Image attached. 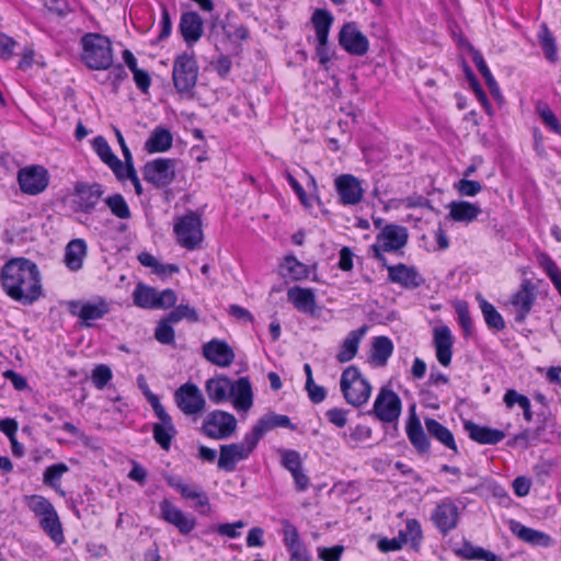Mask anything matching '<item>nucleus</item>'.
Returning <instances> with one entry per match:
<instances>
[{
    "mask_svg": "<svg viewBox=\"0 0 561 561\" xmlns=\"http://www.w3.org/2000/svg\"><path fill=\"white\" fill-rule=\"evenodd\" d=\"M173 230L178 243L186 250H194L203 242L202 219L194 211H188L184 216L179 217Z\"/></svg>",
    "mask_w": 561,
    "mask_h": 561,
    "instance_id": "7",
    "label": "nucleus"
},
{
    "mask_svg": "<svg viewBox=\"0 0 561 561\" xmlns=\"http://www.w3.org/2000/svg\"><path fill=\"white\" fill-rule=\"evenodd\" d=\"M167 317L168 321H172L173 323H178L183 319L191 322H197L199 320L197 311L188 305L176 306Z\"/></svg>",
    "mask_w": 561,
    "mask_h": 561,
    "instance_id": "52",
    "label": "nucleus"
},
{
    "mask_svg": "<svg viewBox=\"0 0 561 561\" xmlns=\"http://www.w3.org/2000/svg\"><path fill=\"white\" fill-rule=\"evenodd\" d=\"M179 28L185 43L191 46L203 35V20L194 11L184 12L181 15Z\"/></svg>",
    "mask_w": 561,
    "mask_h": 561,
    "instance_id": "26",
    "label": "nucleus"
},
{
    "mask_svg": "<svg viewBox=\"0 0 561 561\" xmlns=\"http://www.w3.org/2000/svg\"><path fill=\"white\" fill-rule=\"evenodd\" d=\"M458 314L459 323L462 327L465 333L470 335L472 333V320L469 313L468 304L466 301H458L455 306Z\"/></svg>",
    "mask_w": 561,
    "mask_h": 561,
    "instance_id": "57",
    "label": "nucleus"
},
{
    "mask_svg": "<svg viewBox=\"0 0 561 561\" xmlns=\"http://www.w3.org/2000/svg\"><path fill=\"white\" fill-rule=\"evenodd\" d=\"M434 345L436 357L440 365H450L453 356V335L448 327H439L434 330Z\"/></svg>",
    "mask_w": 561,
    "mask_h": 561,
    "instance_id": "29",
    "label": "nucleus"
},
{
    "mask_svg": "<svg viewBox=\"0 0 561 561\" xmlns=\"http://www.w3.org/2000/svg\"><path fill=\"white\" fill-rule=\"evenodd\" d=\"M335 188L343 205H356L362 201L363 188L357 178L342 174L335 179Z\"/></svg>",
    "mask_w": 561,
    "mask_h": 561,
    "instance_id": "21",
    "label": "nucleus"
},
{
    "mask_svg": "<svg viewBox=\"0 0 561 561\" xmlns=\"http://www.w3.org/2000/svg\"><path fill=\"white\" fill-rule=\"evenodd\" d=\"M539 114L543 123L556 134L561 135V125L554 113L545 105L539 110Z\"/></svg>",
    "mask_w": 561,
    "mask_h": 561,
    "instance_id": "59",
    "label": "nucleus"
},
{
    "mask_svg": "<svg viewBox=\"0 0 561 561\" xmlns=\"http://www.w3.org/2000/svg\"><path fill=\"white\" fill-rule=\"evenodd\" d=\"M510 528L517 538L533 546L549 547L552 543L548 534L529 528L519 522L512 520Z\"/></svg>",
    "mask_w": 561,
    "mask_h": 561,
    "instance_id": "31",
    "label": "nucleus"
},
{
    "mask_svg": "<svg viewBox=\"0 0 561 561\" xmlns=\"http://www.w3.org/2000/svg\"><path fill=\"white\" fill-rule=\"evenodd\" d=\"M344 547L336 545L331 548H318V557L323 561H340Z\"/></svg>",
    "mask_w": 561,
    "mask_h": 561,
    "instance_id": "61",
    "label": "nucleus"
},
{
    "mask_svg": "<svg viewBox=\"0 0 561 561\" xmlns=\"http://www.w3.org/2000/svg\"><path fill=\"white\" fill-rule=\"evenodd\" d=\"M463 427L472 440L483 445H495L505 437L503 431L480 426L471 421L465 422Z\"/></svg>",
    "mask_w": 561,
    "mask_h": 561,
    "instance_id": "30",
    "label": "nucleus"
},
{
    "mask_svg": "<svg viewBox=\"0 0 561 561\" xmlns=\"http://www.w3.org/2000/svg\"><path fill=\"white\" fill-rule=\"evenodd\" d=\"M232 380L224 375L215 376L205 383V391L215 404L227 402L231 398Z\"/></svg>",
    "mask_w": 561,
    "mask_h": 561,
    "instance_id": "27",
    "label": "nucleus"
},
{
    "mask_svg": "<svg viewBox=\"0 0 561 561\" xmlns=\"http://www.w3.org/2000/svg\"><path fill=\"white\" fill-rule=\"evenodd\" d=\"M431 519L438 531L445 536L457 527L459 508L450 499H445L435 506Z\"/></svg>",
    "mask_w": 561,
    "mask_h": 561,
    "instance_id": "16",
    "label": "nucleus"
},
{
    "mask_svg": "<svg viewBox=\"0 0 561 561\" xmlns=\"http://www.w3.org/2000/svg\"><path fill=\"white\" fill-rule=\"evenodd\" d=\"M455 188L461 196L473 197L482 191V185L478 181L461 179L455 183Z\"/></svg>",
    "mask_w": 561,
    "mask_h": 561,
    "instance_id": "56",
    "label": "nucleus"
},
{
    "mask_svg": "<svg viewBox=\"0 0 561 561\" xmlns=\"http://www.w3.org/2000/svg\"><path fill=\"white\" fill-rule=\"evenodd\" d=\"M174 401L185 415L201 414L206 408V400L202 390L192 382H185L175 390Z\"/></svg>",
    "mask_w": 561,
    "mask_h": 561,
    "instance_id": "10",
    "label": "nucleus"
},
{
    "mask_svg": "<svg viewBox=\"0 0 561 561\" xmlns=\"http://www.w3.org/2000/svg\"><path fill=\"white\" fill-rule=\"evenodd\" d=\"M288 300L301 312L313 313L316 308V297L312 289L291 287L287 291Z\"/></svg>",
    "mask_w": 561,
    "mask_h": 561,
    "instance_id": "36",
    "label": "nucleus"
},
{
    "mask_svg": "<svg viewBox=\"0 0 561 561\" xmlns=\"http://www.w3.org/2000/svg\"><path fill=\"white\" fill-rule=\"evenodd\" d=\"M388 280L398 284L405 289H415L425 283L415 266L399 263L387 266Z\"/></svg>",
    "mask_w": 561,
    "mask_h": 561,
    "instance_id": "18",
    "label": "nucleus"
},
{
    "mask_svg": "<svg viewBox=\"0 0 561 561\" xmlns=\"http://www.w3.org/2000/svg\"><path fill=\"white\" fill-rule=\"evenodd\" d=\"M405 432L411 445L420 454H426L431 450V442L424 432L420 419L414 412V408L412 409V412L407 422Z\"/></svg>",
    "mask_w": 561,
    "mask_h": 561,
    "instance_id": "25",
    "label": "nucleus"
},
{
    "mask_svg": "<svg viewBox=\"0 0 561 561\" xmlns=\"http://www.w3.org/2000/svg\"><path fill=\"white\" fill-rule=\"evenodd\" d=\"M536 300L534 286L529 280H524L520 288L513 295L511 304L516 308L515 321L523 323L529 314Z\"/></svg>",
    "mask_w": 561,
    "mask_h": 561,
    "instance_id": "22",
    "label": "nucleus"
},
{
    "mask_svg": "<svg viewBox=\"0 0 561 561\" xmlns=\"http://www.w3.org/2000/svg\"><path fill=\"white\" fill-rule=\"evenodd\" d=\"M424 425L431 437L439 442L446 448L451 449L455 454H458L454 435L446 426L432 417H425Z\"/></svg>",
    "mask_w": 561,
    "mask_h": 561,
    "instance_id": "35",
    "label": "nucleus"
},
{
    "mask_svg": "<svg viewBox=\"0 0 561 561\" xmlns=\"http://www.w3.org/2000/svg\"><path fill=\"white\" fill-rule=\"evenodd\" d=\"M538 38L540 46L543 50L545 57L550 62H556L558 60V48L556 39L546 24H542L540 26Z\"/></svg>",
    "mask_w": 561,
    "mask_h": 561,
    "instance_id": "45",
    "label": "nucleus"
},
{
    "mask_svg": "<svg viewBox=\"0 0 561 561\" xmlns=\"http://www.w3.org/2000/svg\"><path fill=\"white\" fill-rule=\"evenodd\" d=\"M69 468L64 462H58L46 468L43 474L45 484L56 489L64 473L68 472Z\"/></svg>",
    "mask_w": 561,
    "mask_h": 561,
    "instance_id": "50",
    "label": "nucleus"
},
{
    "mask_svg": "<svg viewBox=\"0 0 561 561\" xmlns=\"http://www.w3.org/2000/svg\"><path fill=\"white\" fill-rule=\"evenodd\" d=\"M340 387L345 401L353 407L365 404L371 394L370 383L356 366L343 370Z\"/></svg>",
    "mask_w": 561,
    "mask_h": 561,
    "instance_id": "4",
    "label": "nucleus"
},
{
    "mask_svg": "<svg viewBox=\"0 0 561 561\" xmlns=\"http://www.w3.org/2000/svg\"><path fill=\"white\" fill-rule=\"evenodd\" d=\"M164 479L168 485L180 492L183 499L196 500L202 507L209 506L208 496L199 488L185 483L180 477L165 476Z\"/></svg>",
    "mask_w": 561,
    "mask_h": 561,
    "instance_id": "32",
    "label": "nucleus"
},
{
    "mask_svg": "<svg viewBox=\"0 0 561 561\" xmlns=\"http://www.w3.org/2000/svg\"><path fill=\"white\" fill-rule=\"evenodd\" d=\"M553 467L554 463L551 459L541 458L537 463L534 465L533 471L537 479L543 483L546 479L550 477Z\"/></svg>",
    "mask_w": 561,
    "mask_h": 561,
    "instance_id": "58",
    "label": "nucleus"
},
{
    "mask_svg": "<svg viewBox=\"0 0 561 561\" xmlns=\"http://www.w3.org/2000/svg\"><path fill=\"white\" fill-rule=\"evenodd\" d=\"M466 75H467V79L469 81V84H470L471 89L473 90V92H474L476 96L478 98V100L484 106H488L489 105L488 96H486L485 92L483 91L482 87L480 85L478 79L473 75V72L469 68H466Z\"/></svg>",
    "mask_w": 561,
    "mask_h": 561,
    "instance_id": "60",
    "label": "nucleus"
},
{
    "mask_svg": "<svg viewBox=\"0 0 561 561\" xmlns=\"http://www.w3.org/2000/svg\"><path fill=\"white\" fill-rule=\"evenodd\" d=\"M237 430V419L233 414L215 410L205 417L202 432L211 439H227Z\"/></svg>",
    "mask_w": 561,
    "mask_h": 561,
    "instance_id": "9",
    "label": "nucleus"
},
{
    "mask_svg": "<svg viewBox=\"0 0 561 561\" xmlns=\"http://www.w3.org/2000/svg\"><path fill=\"white\" fill-rule=\"evenodd\" d=\"M203 356L211 364L228 367L234 360L232 347L224 340L213 339L203 345Z\"/></svg>",
    "mask_w": 561,
    "mask_h": 561,
    "instance_id": "20",
    "label": "nucleus"
},
{
    "mask_svg": "<svg viewBox=\"0 0 561 561\" xmlns=\"http://www.w3.org/2000/svg\"><path fill=\"white\" fill-rule=\"evenodd\" d=\"M0 282L4 293L24 306L32 305L43 294L41 272L25 257L9 260L1 268Z\"/></svg>",
    "mask_w": 561,
    "mask_h": 561,
    "instance_id": "1",
    "label": "nucleus"
},
{
    "mask_svg": "<svg viewBox=\"0 0 561 561\" xmlns=\"http://www.w3.org/2000/svg\"><path fill=\"white\" fill-rule=\"evenodd\" d=\"M104 193L103 185L100 183L78 182L73 190V202L77 209L84 214L92 213L103 198Z\"/></svg>",
    "mask_w": 561,
    "mask_h": 561,
    "instance_id": "15",
    "label": "nucleus"
},
{
    "mask_svg": "<svg viewBox=\"0 0 561 561\" xmlns=\"http://www.w3.org/2000/svg\"><path fill=\"white\" fill-rule=\"evenodd\" d=\"M24 502L27 508L39 519L42 529L50 537V539L60 545L65 537L58 514L54 505L46 497L37 494L26 495Z\"/></svg>",
    "mask_w": 561,
    "mask_h": 561,
    "instance_id": "3",
    "label": "nucleus"
},
{
    "mask_svg": "<svg viewBox=\"0 0 561 561\" xmlns=\"http://www.w3.org/2000/svg\"><path fill=\"white\" fill-rule=\"evenodd\" d=\"M232 404L238 411H249L253 405V391L248 377H241L232 381Z\"/></svg>",
    "mask_w": 561,
    "mask_h": 561,
    "instance_id": "28",
    "label": "nucleus"
},
{
    "mask_svg": "<svg viewBox=\"0 0 561 561\" xmlns=\"http://www.w3.org/2000/svg\"><path fill=\"white\" fill-rule=\"evenodd\" d=\"M282 268L286 272L285 275L293 279L298 280L308 277L307 266L299 262L294 255L285 257Z\"/></svg>",
    "mask_w": 561,
    "mask_h": 561,
    "instance_id": "49",
    "label": "nucleus"
},
{
    "mask_svg": "<svg viewBox=\"0 0 561 561\" xmlns=\"http://www.w3.org/2000/svg\"><path fill=\"white\" fill-rule=\"evenodd\" d=\"M198 65L193 55L183 53L175 57L172 69V80L180 94L193 91L198 79Z\"/></svg>",
    "mask_w": 561,
    "mask_h": 561,
    "instance_id": "5",
    "label": "nucleus"
},
{
    "mask_svg": "<svg viewBox=\"0 0 561 561\" xmlns=\"http://www.w3.org/2000/svg\"><path fill=\"white\" fill-rule=\"evenodd\" d=\"M15 45L16 42L12 37L0 33V57L3 60H8L13 56Z\"/></svg>",
    "mask_w": 561,
    "mask_h": 561,
    "instance_id": "62",
    "label": "nucleus"
},
{
    "mask_svg": "<svg viewBox=\"0 0 561 561\" xmlns=\"http://www.w3.org/2000/svg\"><path fill=\"white\" fill-rule=\"evenodd\" d=\"M408 229L400 225H386L377 234L376 242L385 252H393L402 249L408 242Z\"/></svg>",
    "mask_w": 561,
    "mask_h": 561,
    "instance_id": "19",
    "label": "nucleus"
},
{
    "mask_svg": "<svg viewBox=\"0 0 561 561\" xmlns=\"http://www.w3.org/2000/svg\"><path fill=\"white\" fill-rule=\"evenodd\" d=\"M393 351V344L387 336H377L373 342V359L378 365H385Z\"/></svg>",
    "mask_w": 561,
    "mask_h": 561,
    "instance_id": "44",
    "label": "nucleus"
},
{
    "mask_svg": "<svg viewBox=\"0 0 561 561\" xmlns=\"http://www.w3.org/2000/svg\"><path fill=\"white\" fill-rule=\"evenodd\" d=\"M284 543L289 552L305 546L300 541L297 528L288 520L284 522Z\"/></svg>",
    "mask_w": 561,
    "mask_h": 561,
    "instance_id": "54",
    "label": "nucleus"
},
{
    "mask_svg": "<svg viewBox=\"0 0 561 561\" xmlns=\"http://www.w3.org/2000/svg\"><path fill=\"white\" fill-rule=\"evenodd\" d=\"M133 300L137 307L142 309H168L175 306L178 296L172 289L160 291L139 283L133 291Z\"/></svg>",
    "mask_w": 561,
    "mask_h": 561,
    "instance_id": "6",
    "label": "nucleus"
},
{
    "mask_svg": "<svg viewBox=\"0 0 561 561\" xmlns=\"http://www.w3.org/2000/svg\"><path fill=\"white\" fill-rule=\"evenodd\" d=\"M477 300L479 301L480 309L488 328L496 331L504 330L505 321L501 313L495 309V307L486 299H484L481 294L477 295Z\"/></svg>",
    "mask_w": 561,
    "mask_h": 561,
    "instance_id": "40",
    "label": "nucleus"
},
{
    "mask_svg": "<svg viewBox=\"0 0 561 561\" xmlns=\"http://www.w3.org/2000/svg\"><path fill=\"white\" fill-rule=\"evenodd\" d=\"M104 203L111 210L112 215L118 219H129L131 217L129 206L122 194H113L106 197Z\"/></svg>",
    "mask_w": 561,
    "mask_h": 561,
    "instance_id": "46",
    "label": "nucleus"
},
{
    "mask_svg": "<svg viewBox=\"0 0 561 561\" xmlns=\"http://www.w3.org/2000/svg\"><path fill=\"white\" fill-rule=\"evenodd\" d=\"M312 23L316 31L317 42H328L330 28L333 24V15L323 9H317L312 14Z\"/></svg>",
    "mask_w": 561,
    "mask_h": 561,
    "instance_id": "41",
    "label": "nucleus"
},
{
    "mask_svg": "<svg viewBox=\"0 0 561 561\" xmlns=\"http://www.w3.org/2000/svg\"><path fill=\"white\" fill-rule=\"evenodd\" d=\"M160 423H154L152 427L153 438L164 450H169L171 440L176 434L172 419L168 415L165 419L159 417Z\"/></svg>",
    "mask_w": 561,
    "mask_h": 561,
    "instance_id": "38",
    "label": "nucleus"
},
{
    "mask_svg": "<svg viewBox=\"0 0 561 561\" xmlns=\"http://www.w3.org/2000/svg\"><path fill=\"white\" fill-rule=\"evenodd\" d=\"M93 149L100 159L106 164L119 165V159L112 151L107 140L103 136H98L93 139Z\"/></svg>",
    "mask_w": 561,
    "mask_h": 561,
    "instance_id": "48",
    "label": "nucleus"
},
{
    "mask_svg": "<svg viewBox=\"0 0 561 561\" xmlns=\"http://www.w3.org/2000/svg\"><path fill=\"white\" fill-rule=\"evenodd\" d=\"M504 402L508 408H512L514 404H518L519 409H523L524 419L528 422L531 421V404L530 400L526 396L511 389L506 391Z\"/></svg>",
    "mask_w": 561,
    "mask_h": 561,
    "instance_id": "47",
    "label": "nucleus"
},
{
    "mask_svg": "<svg viewBox=\"0 0 561 561\" xmlns=\"http://www.w3.org/2000/svg\"><path fill=\"white\" fill-rule=\"evenodd\" d=\"M172 142L171 133L163 127H157L147 139L145 147L149 152H164L171 148Z\"/></svg>",
    "mask_w": 561,
    "mask_h": 561,
    "instance_id": "39",
    "label": "nucleus"
},
{
    "mask_svg": "<svg viewBox=\"0 0 561 561\" xmlns=\"http://www.w3.org/2000/svg\"><path fill=\"white\" fill-rule=\"evenodd\" d=\"M49 179L47 169L38 164L24 167L18 171L20 190L32 196L43 193L49 184Z\"/></svg>",
    "mask_w": 561,
    "mask_h": 561,
    "instance_id": "12",
    "label": "nucleus"
},
{
    "mask_svg": "<svg viewBox=\"0 0 561 561\" xmlns=\"http://www.w3.org/2000/svg\"><path fill=\"white\" fill-rule=\"evenodd\" d=\"M402 410L400 397L389 388H381L374 402L373 410L369 414H374L383 423L396 422Z\"/></svg>",
    "mask_w": 561,
    "mask_h": 561,
    "instance_id": "11",
    "label": "nucleus"
},
{
    "mask_svg": "<svg viewBox=\"0 0 561 561\" xmlns=\"http://www.w3.org/2000/svg\"><path fill=\"white\" fill-rule=\"evenodd\" d=\"M144 180L156 187H163L175 179V160L158 158L147 162L142 170Z\"/></svg>",
    "mask_w": 561,
    "mask_h": 561,
    "instance_id": "13",
    "label": "nucleus"
},
{
    "mask_svg": "<svg viewBox=\"0 0 561 561\" xmlns=\"http://www.w3.org/2000/svg\"><path fill=\"white\" fill-rule=\"evenodd\" d=\"M339 44L351 55L363 56L368 51L369 42L355 23H345L339 33Z\"/></svg>",
    "mask_w": 561,
    "mask_h": 561,
    "instance_id": "17",
    "label": "nucleus"
},
{
    "mask_svg": "<svg viewBox=\"0 0 561 561\" xmlns=\"http://www.w3.org/2000/svg\"><path fill=\"white\" fill-rule=\"evenodd\" d=\"M161 517L169 524L174 525L181 534H188L195 527L194 518L187 517L181 510L175 507L169 500L160 503Z\"/></svg>",
    "mask_w": 561,
    "mask_h": 561,
    "instance_id": "24",
    "label": "nucleus"
},
{
    "mask_svg": "<svg viewBox=\"0 0 561 561\" xmlns=\"http://www.w3.org/2000/svg\"><path fill=\"white\" fill-rule=\"evenodd\" d=\"M87 254V242L83 239H73L65 249L64 262L70 271L77 272L82 268Z\"/></svg>",
    "mask_w": 561,
    "mask_h": 561,
    "instance_id": "33",
    "label": "nucleus"
},
{
    "mask_svg": "<svg viewBox=\"0 0 561 561\" xmlns=\"http://www.w3.org/2000/svg\"><path fill=\"white\" fill-rule=\"evenodd\" d=\"M399 536L403 545L410 543L414 550H417L423 539L420 522L414 518L408 519L405 528L399 531Z\"/></svg>",
    "mask_w": 561,
    "mask_h": 561,
    "instance_id": "43",
    "label": "nucleus"
},
{
    "mask_svg": "<svg viewBox=\"0 0 561 561\" xmlns=\"http://www.w3.org/2000/svg\"><path fill=\"white\" fill-rule=\"evenodd\" d=\"M306 390L309 399L313 403H321L327 397L325 389L322 386L317 385L314 380H312L311 383L306 382Z\"/></svg>",
    "mask_w": 561,
    "mask_h": 561,
    "instance_id": "64",
    "label": "nucleus"
},
{
    "mask_svg": "<svg viewBox=\"0 0 561 561\" xmlns=\"http://www.w3.org/2000/svg\"><path fill=\"white\" fill-rule=\"evenodd\" d=\"M280 465L289 472L302 467L300 454L294 449H280Z\"/></svg>",
    "mask_w": 561,
    "mask_h": 561,
    "instance_id": "53",
    "label": "nucleus"
},
{
    "mask_svg": "<svg viewBox=\"0 0 561 561\" xmlns=\"http://www.w3.org/2000/svg\"><path fill=\"white\" fill-rule=\"evenodd\" d=\"M112 377L111 368L107 365L100 364L92 370L91 380L98 389H103Z\"/></svg>",
    "mask_w": 561,
    "mask_h": 561,
    "instance_id": "55",
    "label": "nucleus"
},
{
    "mask_svg": "<svg viewBox=\"0 0 561 561\" xmlns=\"http://www.w3.org/2000/svg\"><path fill=\"white\" fill-rule=\"evenodd\" d=\"M470 50L472 53V61L474 62L479 72L484 78L485 83H486L491 94L494 98L500 99L501 98L500 87H499L497 82L495 81L494 77L492 76L483 56L481 55L480 51H478L473 47H471Z\"/></svg>",
    "mask_w": 561,
    "mask_h": 561,
    "instance_id": "42",
    "label": "nucleus"
},
{
    "mask_svg": "<svg viewBox=\"0 0 561 561\" xmlns=\"http://www.w3.org/2000/svg\"><path fill=\"white\" fill-rule=\"evenodd\" d=\"M276 427H285L290 430H296V425H294L290 419L287 415L276 414V413H267L263 415L249 432L254 440L259 444L261 438L271 430Z\"/></svg>",
    "mask_w": 561,
    "mask_h": 561,
    "instance_id": "23",
    "label": "nucleus"
},
{
    "mask_svg": "<svg viewBox=\"0 0 561 561\" xmlns=\"http://www.w3.org/2000/svg\"><path fill=\"white\" fill-rule=\"evenodd\" d=\"M366 333V327L351 331L341 345L340 352L336 354V359L340 363L352 360L358 351V345L362 337Z\"/></svg>",
    "mask_w": 561,
    "mask_h": 561,
    "instance_id": "37",
    "label": "nucleus"
},
{
    "mask_svg": "<svg viewBox=\"0 0 561 561\" xmlns=\"http://www.w3.org/2000/svg\"><path fill=\"white\" fill-rule=\"evenodd\" d=\"M172 321H168L167 316L158 323L154 331V337L161 344L170 345L174 343L175 333L172 328Z\"/></svg>",
    "mask_w": 561,
    "mask_h": 561,
    "instance_id": "51",
    "label": "nucleus"
},
{
    "mask_svg": "<svg viewBox=\"0 0 561 561\" xmlns=\"http://www.w3.org/2000/svg\"><path fill=\"white\" fill-rule=\"evenodd\" d=\"M245 523L242 520H238L233 524H220L217 526L216 531L229 538H237L240 536V533L237 530L239 528H243Z\"/></svg>",
    "mask_w": 561,
    "mask_h": 561,
    "instance_id": "63",
    "label": "nucleus"
},
{
    "mask_svg": "<svg viewBox=\"0 0 561 561\" xmlns=\"http://www.w3.org/2000/svg\"><path fill=\"white\" fill-rule=\"evenodd\" d=\"M256 446L257 443L250 433H247L240 443L221 445L217 462L218 469L226 472L234 471L237 463L248 459Z\"/></svg>",
    "mask_w": 561,
    "mask_h": 561,
    "instance_id": "8",
    "label": "nucleus"
},
{
    "mask_svg": "<svg viewBox=\"0 0 561 561\" xmlns=\"http://www.w3.org/2000/svg\"><path fill=\"white\" fill-rule=\"evenodd\" d=\"M110 304L102 297L85 302L70 301L69 311L78 317L84 327H91L92 321L104 318L110 312Z\"/></svg>",
    "mask_w": 561,
    "mask_h": 561,
    "instance_id": "14",
    "label": "nucleus"
},
{
    "mask_svg": "<svg viewBox=\"0 0 561 561\" xmlns=\"http://www.w3.org/2000/svg\"><path fill=\"white\" fill-rule=\"evenodd\" d=\"M82 61L94 70H106L113 65L111 41L98 33H88L81 38Z\"/></svg>",
    "mask_w": 561,
    "mask_h": 561,
    "instance_id": "2",
    "label": "nucleus"
},
{
    "mask_svg": "<svg viewBox=\"0 0 561 561\" xmlns=\"http://www.w3.org/2000/svg\"><path fill=\"white\" fill-rule=\"evenodd\" d=\"M448 217L456 222H472L481 214V208L467 201H453L449 205Z\"/></svg>",
    "mask_w": 561,
    "mask_h": 561,
    "instance_id": "34",
    "label": "nucleus"
}]
</instances>
